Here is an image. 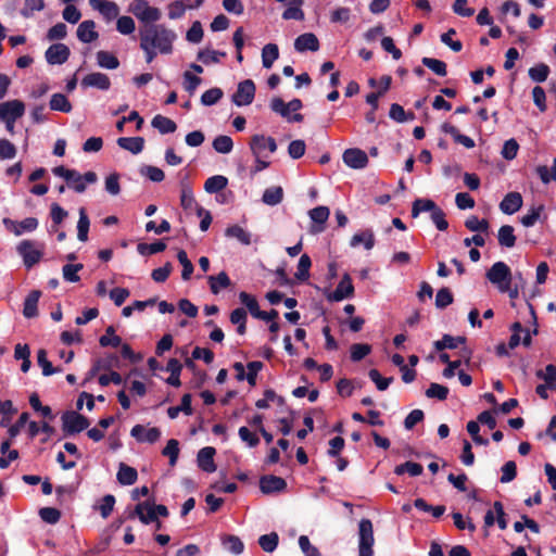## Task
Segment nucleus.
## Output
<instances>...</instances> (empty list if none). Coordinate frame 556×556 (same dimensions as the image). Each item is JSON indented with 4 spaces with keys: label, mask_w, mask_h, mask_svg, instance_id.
<instances>
[{
    "label": "nucleus",
    "mask_w": 556,
    "mask_h": 556,
    "mask_svg": "<svg viewBox=\"0 0 556 556\" xmlns=\"http://www.w3.org/2000/svg\"><path fill=\"white\" fill-rule=\"evenodd\" d=\"M139 39L146 62L151 63L159 53L170 54L173 52L177 35L164 24H148L140 27Z\"/></svg>",
    "instance_id": "f257e3e1"
},
{
    "label": "nucleus",
    "mask_w": 556,
    "mask_h": 556,
    "mask_svg": "<svg viewBox=\"0 0 556 556\" xmlns=\"http://www.w3.org/2000/svg\"><path fill=\"white\" fill-rule=\"evenodd\" d=\"M273 112L279 114L288 122H302L303 115L298 113L303 106L300 99H293L286 103L281 98H273L269 104Z\"/></svg>",
    "instance_id": "f03ea898"
},
{
    "label": "nucleus",
    "mask_w": 556,
    "mask_h": 556,
    "mask_svg": "<svg viewBox=\"0 0 556 556\" xmlns=\"http://www.w3.org/2000/svg\"><path fill=\"white\" fill-rule=\"evenodd\" d=\"M486 279L500 291L508 290V283L513 281L509 266L502 262H495L485 274Z\"/></svg>",
    "instance_id": "7ed1b4c3"
},
{
    "label": "nucleus",
    "mask_w": 556,
    "mask_h": 556,
    "mask_svg": "<svg viewBox=\"0 0 556 556\" xmlns=\"http://www.w3.org/2000/svg\"><path fill=\"white\" fill-rule=\"evenodd\" d=\"M374 544L372 522L363 518L358 522V556H374Z\"/></svg>",
    "instance_id": "20e7f679"
},
{
    "label": "nucleus",
    "mask_w": 556,
    "mask_h": 556,
    "mask_svg": "<svg viewBox=\"0 0 556 556\" xmlns=\"http://www.w3.org/2000/svg\"><path fill=\"white\" fill-rule=\"evenodd\" d=\"M61 420L62 429L66 435L79 433L86 430L90 425L89 420L85 416L74 410L63 413Z\"/></svg>",
    "instance_id": "39448f33"
},
{
    "label": "nucleus",
    "mask_w": 556,
    "mask_h": 556,
    "mask_svg": "<svg viewBox=\"0 0 556 556\" xmlns=\"http://www.w3.org/2000/svg\"><path fill=\"white\" fill-rule=\"evenodd\" d=\"M329 302H340L354 295V286L349 274H344L334 291H325Z\"/></svg>",
    "instance_id": "423d86ee"
},
{
    "label": "nucleus",
    "mask_w": 556,
    "mask_h": 556,
    "mask_svg": "<svg viewBox=\"0 0 556 556\" xmlns=\"http://www.w3.org/2000/svg\"><path fill=\"white\" fill-rule=\"evenodd\" d=\"M255 97V84L251 79H245L238 84L236 92L232 94V102L237 106H245L253 102Z\"/></svg>",
    "instance_id": "0eeeda50"
},
{
    "label": "nucleus",
    "mask_w": 556,
    "mask_h": 556,
    "mask_svg": "<svg viewBox=\"0 0 556 556\" xmlns=\"http://www.w3.org/2000/svg\"><path fill=\"white\" fill-rule=\"evenodd\" d=\"M17 252L22 256L24 265L27 268L37 264L42 256V252L37 249L36 243L29 240L22 241L17 245Z\"/></svg>",
    "instance_id": "6e6552de"
},
{
    "label": "nucleus",
    "mask_w": 556,
    "mask_h": 556,
    "mask_svg": "<svg viewBox=\"0 0 556 556\" xmlns=\"http://www.w3.org/2000/svg\"><path fill=\"white\" fill-rule=\"evenodd\" d=\"M342 160L353 169H363L368 165L367 154L358 148H350L343 152Z\"/></svg>",
    "instance_id": "1a4fd4ad"
},
{
    "label": "nucleus",
    "mask_w": 556,
    "mask_h": 556,
    "mask_svg": "<svg viewBox=\"0 0 556 556\" xmlns=\"http://www.w3.org/2000/svg\"><path fill=\"white\" fill-rule=\"evenodd\" d=\"M71 51L67 46L64 43H54L47 49L45 58L50 65H61L68 60Z\"/></svg>",
    "instance_id": "9d476101"
},
{
    "label": "nucleus",
    "mask_w": 556,
    "mask_h": 556,
    "mask_svg": "<svg viewBox=\"0 0 556 556\" xmlns=\"http://www.w3.org/2000/svg\"><path fill=\"white\" fill-rule=\"evenodd\" d=\"M25 113V104L21 100H10L0 103V119L17 121Z\"/></svg>",
    "instance_id": "9b49d317"
},
{
    "label": "nucleus",
    "mask_w": 556,
    "mask_h": 556,
    "mask_svg": "<svg viewBox=\"0 0 556 556\" xmlns=\"http://www.w3.org/2000/svg\"><path fill=\"white\" fill-rule=\"evenodd\" d=\"M98 177L94 172H87L84 175L73 169V175L66 180L70 188L74 189L78 193H83L86 190L87 184H94Z\"/></svg>",
    "instance_id": "f8f14e48"
},
{
    "label": "nucleus",
    "mask_w": 556,
    "mask_h": 556,
    "mask_svg": "<svg viewBox=\"0 0 556 556\" xmlns=\"http://www.w3.org/2000/svg\"><path fill=\"white\" fill-rule=\"evenodd\" d=\"M330 211L327 206H317L308 212L312 220L311 232L320 233L325 230V224L328 220Z\"/></svg>",
    "instance_id": "ddd939ff"
},
{
    "label": "nucleus",
    "mask_w": 556,
    "mask_h": 556,
    "mask_svg": "<svg viewBox=\"0 0 556 556\" xmlns=\"http://www.w3.org/2000/svg\"><path fill=\"white\" fill-rule=\"evenodd\" d=\"M135 517H137L144 525L153 523L156 521L153 503L150 501L138 503L134 510L128 515V518Z\"/></svg>",
    "instance_id": "4468645a"
},
{
    "label": "nucleus",
    "mask_w": 556,
    "mask_h": 556,
    "mask_svg": "<svg viewBox=\"0 0 556 556\" xmlns=\"http://www.w3.org/2000/svg\"><path fill=\"white\" fill-rule=\"evenodd\" d=\"M190 0H175L168 4V17L170 20H178L184 16L185 12L189 9H198L204 0H194V3H189Z\"/></svg>",
    "instance_id": "2eb2a0df"
},
{
    "label": "nucleus",
    "mask_w": 556,
    "mask_h": 556,
    "mask_svg": "<svg viewBox=\"0 0 556 556\" xmlns=\"http://www.w3.org/2000/svg\"><path fill=\"white\" fill-rule=\"evenodd\" d=\"M287 488L285 479L277 476H264L260 480V489L264 494L278 493Z\"/></svg>",
    "instance_id": "dca6fc26"
},
{
    "label": "nucleus",
    "mask_w": 556,
    "mask_h": 556,
    "mask_svg": "<svg viewBox=\"0 0 556 556\" xmlns=\"http://www.w3.org/2000/svg\"><path fill=\"white\" fill-rule=\"evenodd\" d=\"M130 434L138 442L154 443L160 439L161 431L155 427L147 429L141 425H136L132 427Z\"/></svg>",
    "instance_id": "f3484780"
},
{
    "label": "nucleus",
    "mask_w": 556,
    "mask_h": 556,
    "mask_svg": "<svg viewBox=\"0 0 556 556\" xmlns=\"http://www.w3.org/2000/svg\"><path fill=\"white\" fill-rule=\"evenodd\" d=\"M216 451L212 446H205L198 452L197 463L198 466L205 472H214L216 465L214 463V455Z\"/></svg>",
    "instance_id": "a211bd4d"
},
{
    "label": "nucleus",
    "mask_w": 556,
    "mask_h": 556,
    "mask_svg": "<svg viewBox=\"0 0 556 556\" xmlns=\"http://www.w3.org/2000/svg\"><path fill=\"white\" fill-rule=\"evenodd\" d=\"M81 86L86 88L92 87L100 90H109L111 87V80L108 75L96 72L86 75L81 80Z\"/></svg>",
    "instance_id": "6ab92c4d"
},
{
    "label": "nucleus",
    "mask_w": 556,
    "mask_h": 556,
    "mask_svg": "<svg viewBox=\"0 0 556 556\" xmlns=\"http://www.w3.org/2000/svg\"><path fill=\"white\" fill-rule=\"evenodd\" d=\"M522 206V197L519 192L507 193L500 203V210L507 215H513Z\"/></svg>",
    "instance_id": "aec40b11"
},
{
    "label": "nucleus",
    "mask_w": 556,
    "mask_h": 556,
    "mask_svg": "<svg viewBox=\"0 0 556 556\" xmlns=\"http://www.w3.org/2000/svg\"><path fill=\"white\" fill-rule=\"evenodd\" d=\"M76 35L78 40L84 43H91L99 37V34L96 30V23L91 20L81 22L77 27Z\"/></svg>",
    "instance_id": "412c9836"
},
{
    "label": "nucleus",
    "mask_w": 556,
    "mask_h": 556,
    "mask_svg": "<svg viewBox=\"0 0 556 556\" xmlns=\"http://www.w3.org/2000/svg\"><path fill=\"white\" fill-rule=\"evenodd\" d=\"M294 49L298 52H315L319 49L318 38L313 33L302 34L295 39Z\"/></svg>",
    "instance_id": "4be33fe9"
},
{
    "label": "nucleus",
    "mask_w": 556,
    "mask_h": 556,
    "mask_svg": "<svg viewBox=\"0 0 556 556\" xmlns=\"http://www.w3.org/2000/svg\"><path fill=\"white\" fill-rule=\"evenodd\" d=\"M90 5L99 11L108 21L116 18L119 13L117 4L109 0H90Z\"/></svg>",
    "instance_id": "5701e85b"
},
{
    "label": "nucleus",
    "mask_w": 556,
    "mask_h": 556,
    "mask_svg": "<svg viewBox=\"0 0 556 556\" xmlns=\"http://www.w3.org/2000/svg\"><path fill=\"white\" fill-rule=\"evenodd\" d=\"M117 144L132 154H139L143 150L144 139L142 137H121L117 139Z\"/></svg>",
    "instance_id": "b1692460"
},
{
    "label": "nucleus",
    "mask_w": 556,
    "mask_h": 556,
    "mask_svg": "<svg viewBox=\"0 0 556 556\" xmlns=\"http://www.w3.org/2000/svg\"><path fill=\"white\" fill-rule=\"evenodd\" d=\"M363 244L366 250H371L375 245V236L370 229L356 232L350 241L352 248Z\"/></svg>",
    "instance_id": "393cba45"
},
{
    "label": "nucleus",
    "mask_w": 556,
    "mask_h": 556,
    "mask_svg": "<svg viewBox=\"0 0 556 556\" xmlns=\"http://www.w3.org/2000/svg\"><path fill=\"white\" fill-rule=\"evenodd\" d=\"M116 478L122 485H131L137 481L138 473L134 467L121 463Z\"/></svg>",
    "instance_id": "a878e982"
},
{
    "label": "nucleus",
    "mask_w": 556,
    "mask_h": 556,
    "mask_svg": "<svg viewBox=\"0 0 556 556\" xmlns=\"http://www.w3.org/2000/svg\"><path fill=\"white\" fill-rule=\"evenodd\" d=\"M40 295H41L40 291L33 290L26 296V299L24 301V308H23V314L26 318H33L38 315L37 306H38Z\"/></svg>",
    "instance_id": "bb28decb"
},
{
    "label": "nucleus",
    "mask_w": 556,
    "mask_h": 556,
    "mask_svg": "<svg viewBox=\"0 0 556 556\" xmlns=\"http://www.w3.org/2000/svg\"><path fill=\"white\" fill-rule=\"evenodd\" d=\"M303 0H289L288 8L282 13L283 20H304V12L302 10Z\"/></svg>",
    "instance_id": "cd10ccee"
},
{
    "label": "nucleus",
    "mask_w": 556,
    "mask_h": 556,
    "mask_svg": "<svg viewBox=\"0 0 556 556\" xmlns=\"http://www.w3.org/2000/svg\"><path fill=\"white\" fill-rule=\"evenodd\" d=\"M151 125L162 135L172 134L177 128V125L174 121L160 114L153 117Z\"/></svg>",
    "instance_id": "c85d7f7f"
},
{
    "label": "nucleus",
    "mask_w": 556,
    "mask_h": 556,
    "mask_svg": "<svg viewBox=\"0 0 556 556\" xmlns=\"http://www.w3.org/2000/svg\"><path fill=\"white\" fill-rule=\"evenodd\" d=\"M249 147L253 157H268L264 135L252 136Z\"/></svg>",
    "instance_id": "c756f323"
},
{
    "label": "nucleus",
    "mask_w": 556,
    "mask_h": 556,
    "mask_svg": "<svg viewBox=\"0 0 556 556\" xmlns=\"http://www.w3.org/2000/svg\"><path fill=\"white\" fill-rule=\"evenodd\" d=\"M228 185V178L223 175H215L206 179L204 190L207 193H218Z\"/></svg>",
    "instance_id": "7c9ffc66"
},
{
    "label": "nucleus",
    "mask_w": 556,
    "mask_h": 556,
    "mask_svg": "<svg viewBox=\"0 0 556 556\" xmlns=\"http://www.w3.org/2000/svg\"><path fill=\"white\" fill-rule=\"evenodd\" d=\"M279 58V49L276 43H267L262 49V64L265 68H270L274 62Z\"/></svg>",
    "instance_id": "2f4dec72"
},
{
    "label": "nucleus",
    "mask_w": 556,
    "mask_h": 556,
    "mask_svg": "<svg viewBox=\"0 0 556 556\" xmlns=\"http://www.w3.org/2000/svg\"><path fill=\"white\" fill-rule=\"evenodd\" d=\"M225 236L228 238H235L244 245H249L251 243V233L239 225L229 226L225 231Z\"/></svg>",
    "instance_id": "473e14b6"
},
{
    "label": "nucleus",
    "mask_w": 556,
    "mask_h": 556,
    "mask_svg": "<svg viewBox=\"0 0 556 556\" xmlns=\"http://www.w3.org/2000/svg\"><path fill=\"white\" fill-rule=\"evenodd\" d=\"M208 283L212 293L218 294L222 289L228 288L231 281L225 271H220L217 276H208Z\"/></svg>",
    "instance_id": "72a5a7b5"
},
{
    "label": "nucleus",
    "mask_w": 556,
    "mask_h": 556,
    "mask_svg": "<svg viewBox=\"0 0 556 556\" xmlns=\"http://www.w3.org/2000/svg\"><path fill=\"white\" fill-rule=\"evenodd\" d=\"M498 243L504 248H513L516 243V236L514 228L510 225H504L498 229L497 233Z\"/></svg>",
    "instance_id": "f704fd0d"
},
{
    "label": "nucleus",
    "mask_w": 556,
    "mask_h": 556,
    "mask_svg": "<svg viewBox=\"0 0 556 556\" xmlns=\"http://www.w3.org/2000/svg\"><path fill=\"white\" fill-rule=\"evenodd\" d=\"M437 207L438 205L430 199H416L412 205V216L416 218L424 212L431 214Z\"/></svg>",
    "instance_id": "c9c22d12"
},
{
    "label": "nucleus",
    "mask_w": 556,
    "mask_h": 556,
    "mask_svg": "<svg viewBox=\"0 0 556 556\" xmlns=\"http://www.w3.org/2000/svg\"><path fill=\"white\" fill-rule=\"evenodd\" d=\"M97 63L100 67L106 70H115L119 66L118 59L108 51L97 52Z\"/></svg>",
    "instance_id": "e433bc0d"
},
{
    "label": "nucleus",
    "mask_w": 556,
    "mask_h": 556,
    "mask_svg": "<svg viewBox=\"0 0 556 556\" xmlns=\"http://www.w3.org/2000/svg\"><path fill=\"white\" fill-rule=\"evenodd\" d=\"M50 109L63 113L72 111V104L63 93H54L50 99Z\"/></svg>",
    "instance_id": "4c0bfd02"
},
{
    "label": "nucleus",
    "mask_w": 556,
    "mask_h": 556,
    "mask_svg": "<svg viewBox=\"0 0 556 556\" xmlns=\"http://www.w3.org/2000/svg\"><path fill=\"white\" fill-rule=\"evenodd\" d=\"M544 212V205H533L528 212L521 217V224L525 227H532L538 220H540L542 213Z\"/></svg>",
    "instance_id": "58836bf2"
},
{
    "label": "nucleus",
    "mask_w": 556,
    "mask_h": 556,
    "mask_svg": "<svg viewBox=\"0 0 556 556\" xmlns=\"http://www.w3.org/2000/svg\"><path fill=\"white\" fill-rule=\"evenodd\" d=\"M283 191L281 187L267 188L263 193V202L267 205L275 206L282 201Z\"/></svg>",
    "instance_id": "ea45409f"
},
{
    "label": "nucleus",
    "mask_w": 556,
    "mask_h": 556,
    "mask_svg": "<svg viewBox=\"0 0 556 556\" xmlns=\"http://www.w3.org/2000/svg\"><path fill=\"white\" fill-rule=\"evenodd\" d=\"M90 220L87 216L86 210H79V219L77 223V238L79 241L85 242L88 240V231H89Z\"/></svg>",
    "instance_id": "a19ab883"
},
{
    "label": "nucleus",
    "mask_w": 556,
    "mask_h": 556,
    "mask_svg": "<svg viewBox=\"0 0 556 556\" xmlns=\"http://www.w3.org/2000/svg\"><path fill=\"white\" fill-rule=\"evenodd\" d=\"M549 67L544 63H539L529 68V77L535 83H543L549 75Z\"/></svg>",
    "instance_id": "79ce46f5"
},
{
    "label": "nucleus",
    "mask_w": 556,
    "mask_h": 556,
    "mask_svg": "<svg viewBox=\"0 0 556 556\" xmlns=\"http://www.w3.org/2000/svg\"><path fill=\"white\" fill-rule=\"evenodd\" d=\"M180 204L187 211L195 210L198 212V207H201L197 203L191 188L187 186L182 187L181 189Z\"/></svg>",
    "instance_id": "37998d69"
},
{
    "label": "nucleus",
    "mask_w": 556,
    "mask_h": 556,
    "mask_svg": "<svg viewBox=\"0 0 556 556\" xmlns=\"http://www.w3.org/2000/svg\"><path fill=\"white\" fill-rule=\"evenodd\" d=\"M213 148L218 153L228 154L233 148L232 139L226 135L217 136L213 140Z\"/></svg>",
    "instance_id": "c03bdc74"
},
{
    "label": "nucleus",
    "mask_w": 556,
    "mask_h": 556,
    "mask_svg": "<svg viewBox=\"0 0 556 556\" xmlns=\"http://www.w3.org/2000/svg\"><path fill=\"white\" fill-rule=\"evenodd\" d=\"M279 536L276 532H270L258 538L260 546L267 553H273L277 548Z\"/></svg>",
    "instance_id": "a18cd8bd"
},
{
    "label": "nucleus",
    "mask_w": 556,
    "mask_h": 556,
    "mask_svg": "<svg viewBox=\"0 0 556 556\" xmlns=\"http://www.w3.org/2000/svg\"><path fill=\"white\" fill-rule=\"evenodd\" d=\"M224 547L235 555H240L244 549V544L240 538L236 535H227L223 539Z\"/></svg>",
    "instance_id": "49530a36"
},
{
    "label": "nucleus",
    "mask_w": 556,
    "mask_h": 556,
    "mask_svg": "<svg viewBox=\"0 0 556 556\" xmlns=\"http://www.w3.org/2000/svg\"><path fill=\"white\" fill-rule=\"evenodd\" d=\"M535 172L541 181L545 185L549 184L551 181H556V157L554 159L551 168L545 165H541L536 167Z\"/></svg>",
    "instance_id": "de8ad7c7"
},
{
    "label": "nucleus",
    "mask_w": 556,
    "mask_h": 556,
    "mask_svg": "<svg viewBox=\"0 0 556 556\" xmlns=\"http://www.w3.org/2000/svg\"><path fill=\"white\" fill-rule=\"evenodd\" d=\"M389 116H390V118H392L393 121H395L397 123H405L407 121L414 119V114L406 113L405 110L403 109V106L397 103L391 104Z\"/></svg>",
    "instance_id": "09e8293b"
},
{
    "label": "nucleus",
    "mask_w": 556,
    "mask_h": 556,
    "mask_svg": "<svg viewBox=\"0 0 556 556\" xmlns=\"http://www.w3.org/2000/svg\"><path fill=\"white\" fill-rule=\"evenodd\" d=\"M37 363L41 367L43 376H51L61 371V368L52 366L51 362L47 358V352L42 349L37 352Z\"/></svg>",
    "instance_id": "8fccbe9b"
},
{
    "label": "nucleus",
    "mask_w": 556,
    "mask_h": 556,
    "mask_svg": "<svg viewBox=\"0 0 556 556\" xmlns=\"http://www.w3.org/2000/svg\"><path fill=\"white\" fill-rule=\"evenodd\" d=\"M162 17V12L159 8L151 7L150 4L142 12L141 16L138 18L143 25L148 24H157Z\"/></svg>",
    "instance_id": "3c124183"
},
{
    "label": "nucleus",
    "mask_w": 556,
    "mask_h": 556,
    "mask_svg": "<svg viewBox=\"0 0 556 556\" xmlns=\"http://www.w3.org/2000/svg\"><path fill=\"white\" fill-rule=\"evenodd\" d=\"M182 78L184 88L190 96L195 92L197 88L202 83V79L199 76L192 74L190 71H186L182 75Z\"/></svg>",
    "instance_id": "603ef678"
},
{
    "label": "nucleus",
    "mask_w": 556,
    "mask_h": 556,
    "mask_svg": "<svg viewBox=\"0 0 556 556\" xmlns=\"http://www.w3.org/2000/svg\"><path fill=\"white\" fill-rule=\"evenodd\" d=\"M465 226L475 232H483L488 233L489 231V222L486 219H479L477 216H470L466 219Z\"/></svg>",
    "instance_id": "864d4df0"
},
{
    "label": "nucleus",
    "mask_w": 556,
    "mask_h": 556,
    "mask_svg": "<svg viewBox=\"0 0 556 556\" xmlns=\"http://www.w3.org/2000/svg\"><path fill=\"white\" fill-rule=\"evenodd\" d=\"M312 262L307 254L301 255L299 263H298V270L295 273V278L298 280L304 281L307 280L309 277V268H311Z\"/></svg>",
    "instance_id": "5fc2aeb1"
},
{
    "label": "nucleus",
    "mask_w": 556,
    "mask_h": 556,
    "mask_svg": "<svg viewBox=\"0 0 556 556\" xmlns=\"http://www.w3.org/2000/svg\"><path fill=\"white\" fill-rule=\"evenodd\" d=\"M394 472L397 476H401L405 472L409 473L412 477H417L422 473V466L418 463L406 462L395 467Z\"/></svg>",
    "instance_id": "6e6d98bb"
},
{
    "label": "nucleus",
    "mask_w": 556,
    "mask_h": 556,
    "mask_svg": "<svg viewBox=\"0 0 556 556\" xmlns=\"http://www.w3.org/2000/svg\"><path fill=\"white\" fill-rule=\"evenodd\" d=\"M535 376L539 379L544 380V382L548 383L551 388H556V366L555 365H547L545 369H539L535 372Z\"/></svg>",
    "instance_id": "4d7b16f0"
},
{
    "label": "nucleus",
    "mask_w": 556,
    "mask_h": 556,
    "mask_svg": "<svg viewBox=\"0 0 556 556\" xmlns=\"http://www.w3.org/2000/svg\"><path fill=\"white\" fill-rule=\"evenodd\" d=\"M116 29L122 35H131L136 30L134 18L128 15L119 16L116 22Z\"/></svg>",
    "instance_id": "13d9d810"
},
{
    "label": "nucleus",
    "mask_w": 556,
    "mask_h": 556,
    "mask_svg": "<svg viewBox=\"0 0 556 556\" xmlns=\"http://www.w3.org/2000/svg\"><path fill=\"white\" fill-rule=\"evenodd\" d=\"M230 321L237 325V332L243 334L245 332L247 312L243 308H236L230 314Z\"/></svg>",
    "instance_id": "bf43d9fd"
},
{
    "label": "nucleus",
    "mask_w": 556,
    "mask_h": 556,
    "mask_svg": "<svg viewBox=\"0 0 556 556\" xmlns=\"http://www.w3.org/2000/svg\"><path fill=\"white\" fill-rule=\"evenodd\" d=\"M371 352V346L367 343H355L350 348L351 359L359 362Z\"/></svg>",
    "instance_id": "052dcab7"
},
{
    "label": "nucleus",
    "mask_w": 556,
    "mask_h": 556,
    "mask_svg": "<svg viewBox=\"0 0 556 556\" xmlns=\"http://www.w3.org/2000/svg\"><path fill=\"white\" fill-rule=\"evenodd\" d=\"M421 62L426 67L439 76H445L447 73L446 64L441 60L425 56L422 58Z\"/></svg>",
    "instance_id": "680f3d73"
},
{
    "label": "nucleus",
    "mask_w": 556,
    "mask_h": 556,
    "mask_svg": "<svg viewBox=\"0 0 556 556\" xmlns=\"http://www.w3.org/2000/svg\"><path fill=\"white\" fill-rule=\"evenodd\" d=\"M99 343L101 346H113L117 348L122 344V339L117 334H115V330L112 326L106 328L105 334H103Z\"/></svg>",
    "instance_id": "e2e57ef3"
},
{
    "label": "nucleus",
    "mask_w": 556,
    "mask_h": 556,
    "mask_svg": "<svg viewBox=\"0 0 556 556\" xmlns=\"http://www.w3.org/2000/svg\"><path fill=\"white\" fill-rule=\"evenodd\" d=\"M223 94L220 88H211L201 96V103L205 106L214 105L223 98Z\"/></svg>",
    "instance_id": "0e129e2a"
},
{
    "label": "nucleus",
    "mask_w": 556,
    "mask_h": 556,
    "mask_svg": "<svg viewBox=\"0 0 556 556\" xmlns=\"http://www.w3.org/2000/svg\"><path fill=\"white\" fill-rule=\"evenodd\" d=\"M162 454L169 458V465L175 466L179 455V443L175 439H170L163 448Z\"/></svg>",
    "instance_id": "69168bd1"
},
{
    "label": "nucleus",
    "mask_w": 556,
    "mask_h": 556,
    "mask_svg": "<svg viewBox=\"0 0 556 556\" xmlns=\"http://www.w3.org/2000/svg\"><path fill=\"white\" fill-rule=\"evenodd\" d=\"M222 56H225V53L211 49L201 50L198 53V60L206 65L218 63Z\"/></svg>",
    "instance_id": "338daca9"
},
{
    "label": "nucleus",
    "mask_w": 556,
    "mask_h": 556,
    "mask_svg": "<svg viewBox=\"0 0 556 556\" xmlns=\"http://www.w3.org/2000/svg\"><path fill=\"white\" fill-rule=\"evenodd\" d=\"M83 269V264H66L62 268L63 278L68 282H77L80 277L78 271Z\"/></svg>",
    "instance_id": "774afa93"
}]
</instances>
